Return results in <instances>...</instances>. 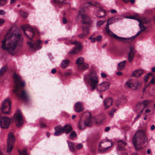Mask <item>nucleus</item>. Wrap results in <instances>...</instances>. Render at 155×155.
<instances>
[{
  "label": "nucleus",
  "mask_w": 155,
  "mask_h": 155,
  "mask_svg": "<svg viewBox=\"0 0 155 155\" xmlns=\"http://www.w3.org/2000/svg\"><path fill=\"white\" fill-rule=\"evenodd\" d=\"M22 40L17 30L12 31V29H10L1 41V48L10 55H14L16 54L15 49L17 44H21Z\"/></svg>",
  "instance_id": "obj_1"
},
{
  "label": "nucleus",
  "mask_w": 155,
  "mask_h": 155,
  "mask_svg": "<svg viewBox=\"0 0 155 155\" xmlns=\"http://www.w3.org/2000/svg\"><path fill=\"white\" fill-rule=\"evenodd\" d=\"M13 77L15 86L14 87V89L13 91V92L17 97L24 100H26L28 97V95L25 90H22L20 94L18 93L20 91L21 88L25 86V83L23 81H21L20 76L18 74H14Z\"/></svg>",
  "instance_id": "obj_2"
},
{
  "label": "nucleus",
  "mask_w": 155,
  "mask_h": 155,
  "mask_svg": "<svg viewBox=\"0 0 155 155\" xmlns=\"http://www.w3.org/2000/svg\"><path fill=\"white\" fill-rule=\"evenodd\" d=\"M147 138L145 132L143 130H138L135 134L133 140V143L136 150L142 148V145L147 142Z\"/></svg>",
  "instance_id": "obj_3"
},
{
  "label": "nucleus",
  "mask_w": 155,
  "mask_h": 155,
  "mask_svg": "<svg viewBox=\"0 0 155 155\" xmlns=\"http://www.w3.org/2000/svg\"><path fill=\"white\" fill-rule=\"evenodd\" d=\"M86 82L90 86L91 91H93L97 87L99 82L98 77L94 72H91L84 78Z\"/></svg>",
  "instance_id": "obj_4"
},
{
  "label": "nucleus",
  "mask_w": 155,
  "mask_h": 155,
  "mask_svg": "<svg viewBox=\"0 0 155 155\" xmlns=\"http://www.w3.org/2000/svg\"><path fill=\"white\" fill-rule=\"evenodd\" d=\"M137 21L139 23V26L140 30L139 31L136 35L129 38H126L120 37L116 35H114L115 37L120 41H123V42L127 43H130L133 41L142 32L144 31L147 28L143 25V23H147V22L144 19L141 20L140 19H137Z\"/></svg>",
  "instance_id": "obj_5"
},
{
  "label": "nucleus",
  "mask_w": 155,
  "mask_h": 155,
  "mask_svg": "<svg viewBox=\"0 0 155 155\" xmlns=\"http://www.w3.org/2000/svg\"><path fill=\"white\" fill-rule=\"evenodd\" d=\"M24 33L31 40L35 35L34 29L28 25H25L23 27Z\"/></svg>",
  "instance_id": "obj_6"
},
{
  "label": "nucleus",
  "mask_w": 155,
  "mask_h": 155,
  "mask_svg": "<svg viewBox=\"0 0 155 155\" xmlns=\"http://www.w3.org/2000/svg\"><path fill=\"white\" fill-rule=\"evenodd\" d=\"M11 108V102L8 98L4 100L2 103V113L7 114L9 113Z\"/></svg>",
  "instance_id": "obj_7"
},
{
  "label": "nucleus",
  "mask_w": 155,
  "mask_h": 155,
  "mask_svg": "<svg viewBox=\"0 0 155 155\" xmlns=\"http://www.w3.org/2000/svg\"><path fill=\"white\" fill-rule=\"evenodd\" d=\"M13 119L17 127H20L22 125L24 120L20 110H18L16 111Z\"/></svg>",
  "instance_id": "obj_8"
},
{
  "label": "nucleus",
  "mask_w": 155,
  "mask_h": 155,
  "mask_svg": "<svg viewBox=\"0 0 155 155\" xmlns=\"http://www.w3.org/2000/svg\"><path fill=\"white\" fill-rule=\"evenodd\" d=\"M137 51L133 46H130L127 49V61L130 63H131L135 56Z\"/></svg>",
  "instance_id": "obj_9"
},
{
  "label": "nucleus",
  "mask_w": 155,
  "mask_h": 155,
  "mask_svg": "<svg viewBox=\"0 0 155 155\" xmlns=\"http://www.w3.org/2000/svg\"><path fill=\"white\" fill-rule=\"evenodd\" d=\"M15 141V138L14 134L10 133L8 134L7 139V151L8 152H11L13 149V147Z\"/></svg>",
  "instance_id": "obj_10"
},
{
  "label": "nucleus",
  "mask_w": 155,
  "mask_h": 155,
  "mask_svg": "<svg viewBox=\"0 0 155 155\" xmlns=\"http://www.w3.org/2000/svg\"><path fill=\"white\" fill-rule=\"evenodd\" d=\"M70 43L72 45H75V46L69 52V54L73 55L78 53L82 50V45L81 43L75 41L71 42L70 41Z\"/></svg>",
  "instance_id": "obj_11"
},
{
  "label": "nucleus",
  "mask_w": 155,
  "mask_h": 155,
  "mask_svg": "<svg viewBox=\"0 0 155 155\" xmlns=\"http://www.w3.org/2000/svg\"><path fill=\"white\" fill-rule=\"evenodd\" d=\"M149 103V101L146 100L140 102L138 104H136L135 107V110L137 111V112H139L142 113L143 109L147 107Z\"/></svg>",
  "instance_id": "obj_12"
},
{
  "label": "nucleus",
  "mask_w": 155,
  "mask_h": 155,
  "mask_svg": "<svg viewBox=\"0 0 155 155\" xmlns=\"http://www.w3.org/2000/svg\"><path fill=\"white\" fill-rule=\"evenodd\" d=\"M10 124V120L7 117H0V127L2 128H7Z\"/></svg>",
  "instance_id": "obj_13"
},
{
  "label": "nucleus",
  "mask_w": 155,
  "mask_h": 155,
  "mask_svg": "<svg viewBox=\"0 0 155 155\" xmlns=\"http://www.w3.org/2000/svg\"><path fill=\"white\" fill-rule=\"evenodd\" d=\"M126 85L134 90L140 89L141 87V83L138 81H136L134 83L128 81L126 83Z\"/></svg>",
  "instance_id": "obj_14"
},
{
  "label": "nucleus",
  "mask_w": 155,
  "mask_h": 155,
  "mask_svg": "<svg viewBox=\"0 0 155 155\" xmlns=\"http://www.w3.org/2000/svg\"><path fill=\"white\" fill-rule=\"evenodd\" d=\"M41 41L40 40L36 41L34 45L31 42H28L27 44L28 45L30 50L32 51H35L36 50L40 49L41 48Z\"/></svg>",
  "instance_id": "obj_15"
},
{
  "label": "nucleus",
  "mask_w": 155,
  "mask_h": 155,
  "mask_svg": "<svg viewBox=\"0 0 155 155\" xmlns=\"http://www.w3.org/2000/svg\"><path fill=\"white\" fill-rule=\"evenodd\" d=\"M85 10L83 8L81 9L79 11V14L78 16L81 15L83 19L82 23L83 24H89L91 22V19L90 17L87 15L82 14Z\"/></svg>",
  "instance_id": "obj_16"
},
{
  "label": "nucleus",
  "mask_w": 155,
  "mask_h": 155,
  "mask_svg": "<svg viewBox=\"0 0 155 155\" xmlns=\"http://www.w3.org/2000/svg\"><path fill=\"white\" fill-rule=\"evenodd\" d=\"M113 18H111L107 20V34H108L110 36L113 37L117 40L118 41H120L119 39L115 38L114 35L115 34L113 33L109 29V25L112 23L113 21Z\"/></svg>",
  "instance_id": "obj_17"
},
{
  "label": "nucleus",
  "mask_w": 155,
  "mask_h": 155,
  "mask_svg": "<svg viewBox=\"0 0 155 155\" xmlns=\"http://www.w3.org/2000/svg\"><path fill=\"white\" fill-rule=\"evenodd\" d=\"M96 88L99 92L105 91L107 89V82H104L99 84H97Z\"/></svg>",
  "instance_id": "obj_18"
},
{
  "label": "nucleus",
  "mask_w": 155,
  "mask_h": 155,
  "mask_svg": "<svg viewBox=\"0 0 155 155\" xmlns=\"http://www.w3.org/2000/svg\"><path fill=\"white\" fill-rule=\"evenodd\" d=\"M117 150H124V147L127 145V143L122 140H119L117 142Z\"/></svg>",
  "instance_id": "obj_19"
},
{
  "label": "nucleus",
  "mask_w": 155,
  "mask_h": 155,
  "mask_svg": "<svg viewBox=\"0 0 155 155\" xmlns=\"http://www.w3.org/2000/svg\"><path fill=\"white\" fill-rule=\"evenodd\" d=\"M95 119L94 117H90L85 120L84 122V125L85 126L90 127L93 124Z\"/></svg>",
  "instance_id": "obj_20"
},
{
  "label": "nucleus",
  "mask_w": 155,
  "mask_h": 155,
  "mask_svg": "<svg viewBox=\"0 0 155 155\" xmlns=\"http://www.w3.org/2000/svg\"><path fill=\"white\" fill-rule=\"evenodd\" d=\"M74 108L75 111L77 112H81L84 110V107L82 106L81 103L79 102L76 103Z\"/></svg>",
  "instance_id": "obj_21"
},
{
  "label": "nucleus",
  "mask_w": 155,
  "mask_h": 155,
  "mask_svg": "<svg viewBox=\"0 0 155 155\" xmlns=\"http://www.w3.org/2000/svg\"><path fill=\"white\" fill-rule=\"evenodd\" d=\"M107 141L106 140H104L100 142L99 144V148L98 149V151L100 153H102V152L104 151L107 149V148H103L106 145V142Z\"/></svg>",
  "instance_id": "obj_22"
},
{
  "label": "nucleus",
  "mask_w": 155,
  "mask_h": 155,
  "mask_svg": "<svg viewBox=\"0 0 155 155\" xmlns=\"http://www.w3.org/2000/svg\"><path fill=\"white\" fill-rule=\"evenodd\" d=\"M144 71L143 70L139 69L135 70L134 71L132 74V77H139L143 73Z\"/></svg>",
  "instance_id": "obj_23"
},
{
  "label": "nucleus",
  "mask_w": 155,
  "mask_h": 155,
  "mask_svg": "<svg viewBox=\"0 0 155 155\" xmlns=\"http://www.w3.org/2000/svg\"><path fill=\"white\" fill-rule=\"evenodd\" d=\"M62 127L64 133L66 134H68L72 130V127L71 125L66 124Z\"/></svg>",
  "instance_id": "obj_24"
},
{
  "label": "nucleus",
  "mask_w": 155,
  "mask_h": 155,
  "mask_svg": "<svg viewBox=\"0 0 155 155\" xmlns=\"http://www.w3.org/2000/svg\"><path fill=\"white\" fill-rule=\"evenodd\" d=\"M55 130L56 131L54 132V135L56 136H58L64 133L62 127H55Z\"/></svg>",
  "instance_id": "obj_25"
},
{
  "label": "nucleus",
  "mask_w": 155,
  "mask_h": 155,
  "mask_svg": "<svg viewBox=\"0 0 155 155\" xmlns=\"http://www.w3.org/2000/svg\"><path fill=\"white\" fill-rule=\"evenodd\" d=\"M127 61L126 60L119 63L118 64L117 69L118 70L121 71L125 67Z\"/></svg>",
  "instance_id": "obj_26"
},
{
  "label": "nucleus",
  "mask_w": 155,
  "mask_h": 155,
  "mask_svg": "<svg viewBox=\"0 0 155 155\" xmlns=\"http://www.w3.org/2000/svg\"><path fill=\"white\" fill-rule=\"evenodd\" d=\"M69 62L70 61L68 60L65 59L63 60L61 63V68L63 69L65 68L68 66Z\"/></svg>",
  "instance_id": "obj_27"
},
{
  "label": "nucleus",
  "mask_w": 155,
  "mask_h": 155,
  "mask_svg": "<svg viewBox=\"0 0 155 155\" xmlns=\"http://www.w3.org/2000/svg\"><path fill=\"white\" fill-rule=\"evenodd\" d=\"M78 68L80 70H84L89 68V65L87 64L84 63L81 65H78Z\"/></svg>",
  "instance_id": "obj_28"
},
{
  "label": "nucleus",
  "mask_w": 155,
  "mask_h": 155,
  "mask_svg": "<svg viewBox=\"0 0 155 155\" xmlns=\"http://www.w3.org/2000/svg\"><path fill=\"white\" fill-rule=\"evenodd\" d=\"M97 13H99L101 15L100 16H99L98 15H96L99 18L104 16L106 15L105 11L101 8H100L99 10L97 11Z\"/></svg>",
  "instance_id": "obj_29"
},
{
  "label": "nucleus",
  "mask_w": 155,
  "mask_h": 155,
  "mask_svg": "<svg viewBox=\"0 0 155 155\" xmlns=\"http://www.w3.org/2000/svg\"><path fill=\"white\" fill-rule=\"evenodd\" d=\"M113 99L111 97H107V108L112 105Z\"/></svg>",
  "instance_id": "obj_30"
},
{
  "label": "nucleus",
  "mask_w": 155,
  "mask_h": 155,
  "mask_svg": "<svg viewBox=\"0 0 155 155\" xmlns=\"http://www.w3.org/2000/svg\"><path fill=\"white\" fill-rule=\"evenodd\" d=\"M76 64L78 65H81V64L84 63V59L82 57H79L78 58L76 61Z\"/></svg>",
  "instance_id": "obj_31"
},
{
  "label": "nucleus",
  "mask_w": 155,
  "mask_h": 155,
  "mask_svg": "<svg viewBox=\"0 0 155 155\" xmlns=\"http://www.w3.org/2000/svg\"><path fill=\"white\" fill-rule=\"evenodd\" d=\"M68 146L69 147L70 150L71 152H74V144L73 143L68 141Z\"/></svg>",
  "instance_id": "obj_32"
},
{
  "label": "nucleus",
  "mask_w": 155,
  "mask_h": 155,
  "mask_svg": "<svg viewBox=\"0 0 155 155\" xmlns=\"http://www.w3.org/2000/svg\"><path fill=\"white\" fill-rule=\"evenodd\" d=\"M77 136L76 133L75 131H72L69 135V138L71 139H73Z\"/></svg>",
  "instance_id": "obj_33"
},
{
  "label": "nucleus",
  "mask_w": 155,
  "mask_h": 155,
  "mask_svg": "<svg viewBox=\"0 0 155 155\" xmlns=\"http://www.w3.org/2000/svg\"><path fill=\"white\" fill-rule=\"evenodd\" d=\"M152 74L151 73H149L146 75L144 77L143 79L145 83H146L148 81V80L149 78V77L152 76Z\"/></svg>",
  "instance_id": "obj_34"
},
{
  "label": "nucleus",
  "mask_w": 155,
  "mask_h": 155,
  "mask_svg": "<svg viewBox=\"0 0 155 155\" xmlns=\"http://www.w3.org/2000/svg\"><path fill=\"white\" fill-rule=\"evenodd\" d=\"M7 68L6 67L3 66L0 70V75L2 76L6 72Z\"/></svg>",
  "instance_id": "obj_35"
},
{
  "label": "nucleus",
  "mask_w": 155,
  "mask_h": 155,
  "mask_svg": "<svg viewBox=\"0 0 155 155\" xmlns=\"http://www.w3.org/2000/svg\"><path fill=\"white\" fill-rule=\"evenodd\" d=\"M19 13L20 15L23 18H26L28 15V14L25 12L23 11V10H21L19 11Z\"/></svg>",
  "instance_id": "obj_36"
},
{
  "label": "nucleus",
  "mask_w": 155,
  "mask_h": 155,
  "mask_svg": "<svg viewBox=\"0 0 155 155\" xmlns=\"http://www.w3.org/2000/svg\"><path fill=\"white\" fill-rule=\"evenodd\" d=\"M18 152L19 155H28L27 151L25 150H24L22 151L18 150Z\"/></svg>",
  "instance_id": "obj_37"
},
{
  "label": "nucleus",
  "mask_w": 155,
  "mask_h": 155,
  "mask_svg": "<svg viewBox=\"0 0 155 155\" xmlns=\"http://www.w3.org/2000/svg\"><path fill=\"white\" fill-rule=\"evenodd\" d=\"M84 126V125H83L80 122L78 124V127L80 130H83L85 129Z\"/></svg>",
  "instance_id": "obj_38"
},
{
  "label": "nucleus",
  "mask_w": 155,
  "mask_h": 155,
  "mask_svg": "<svg viewBox=\"0 0 155 155\" xmlns=\"http://www.w3.org/2000/svg\"><path fill=\"white\" fill-rule=\"evenodd\" d=\"M108 144L109 145V146L107 147V150L111 147L113 145V143L109 139H107V145Z\"/></svg>",
  "instance_id": "obj_39"
},
{
  "label": "nucleus",
  "mask_w": 155,
  "mask_h": 155,
  "mask_svg": "<svg viewBox=\"0 0 155 155\" xmlns=\"http://www.w3.org/2000/svg\"><path fill=\"white\" fill-rule=\"evenodd\" d=\"M116 110L115 108H113L110 112L109 115L110 116L112 117L113 116L114 113L116 111Z\"/></svg>",
  "instance_id": "obj_40"
},
{
  "label": "nucleus",
  "mask_w": 155,
  "mask_h": 155,
  "mask_svg": "<svg viewBox=\"0 0 155 155\" xmlns=\"http://www.w3.org/2000/svg\"><path fill=\"white\" fill-rule=\"evenodd\" d=\"M83 32L86 33V34L87 35L89 34V28L87 27H84L83 28Z\"/></svg>",
  "instance_id": "obj_41"
},
{
  "label": "nucleus",
  "mask_w": 155,
  "mask_h": 155,
  "mask_svg": "<svg viewBox=\"0 0 155 155\" xmlns=\"http://www.w3.org/2000/svg\"><path fill=\"white\" fill-rule=\"evenodd\" d=\"M87 35V34H86L84 33H82L79 35H78V37L79 38L82 39L85 37Z\"/></svg>",
  "instance_id": "obj_42"
},
{
  "label": "nucleus",
  "mask_w": 155,
  "mask_h": 155,
  "mask_svg": "<svg viewBox=\"0 0 155 155\" xmlns=\"http://www.w3.org/2000/svg\"><path fill=\"white\" fill-rule=\"evenodd\" d=\"M7 2V0H0V6H3L5 5Z\"/></svg>",
  "instance_id": "obj_43"
},
{
  "label": "nucleus",
  "mask_w": 155,
  "mask_h": 155,
  "mask_svg": "<svg viewBox=\"0 0 155 155\" xmlns=\"http://www.w3.org/2000/svg\"><path fill=\"white\" fill-rule=\"evenodd\" d=\"M75 147L77 149L79 150L82 148L83 145L81 143H79L75 146Z\"/></svg>",
  "instance_id": "obj_44"
},
{
  "label": "nucleus",
  "mask_w": 155,
  "mask_h": 155,
  "mask_svg": "<svg viewBox=\"0 0 155 155\" xmlns=\"http://www.w3.org/2000/svg\"><path fill=\"white\" fill-rule=\"evenodd\" d=\"M105 21H98L97 24V27L98 28H99L100 26L102 25L104 23Z\"/></svg>",
  "instance_id": "obj_45"
},
{
  "label": "nucleus",
  "mask_w": 155,
  "mask_h": 155,
  "mask_svg": "<svg viewBox=\"0 0 155 155\" xmlns=\"http://www.w3.org/2000/svg\"><path fill=\"white\" fill-rule=\"evenodd\" d=\"M152 79L150 81L149 84H154L155 83V77H154L153 75L152 74Z\"/></svg>",
  "instance_id": "obj_46"
},
{
  "label": "nucleus",
  "mask_w": 155,
  "mask_h": 155,
  "mask_svg": "<svg viewBox=\"0 0 155 155\" xmlns=\"http://www.w3.org/2000/svg\"><path fill=\"white\" fill-rule=\"evenodd\" d=\"M103 119L99 120L98 119H97V120L95 121V123L97 124H101L103 123Z\"/></svg>",
  "instance_id": "obj_47"
},
{
  "label": "nucleus",
  "mask_w": 155,
  "mask_h": 155,
  "mask_svg": "<svg viewBox=\"0 0 155 155\" xmlns=\"http://www.w3.org/2000/svg\"><path fill=\"white\" fill-rule=\"evenodd\" d=\"M86 4H88V6L90 7H91V6L96 7V5L92 3L91 2H88L86 3Z\"/></svg>",
  "instance_id": "obj_48"
},
{
  "label": "nucleus",
  "mask_w": 155,
  "mask_h": 155,
  "mask_svg": "<svg viewBox=\"0 0 155 155\" xmlns=\"http://www.w3.org/2000/svg\"><path fill=\"white\" fill-rule=\"evenodd\" d=\"M89 39L90 40L91 42L92 43L95 42L96 41V38L95 37H91L89 38Z\"/></svg>",
  "instance_id": "obj_49"
},
{
  "label": "nucleus",
  "mask_w": 155,
  "mask_h": 155,
  "mask_svg": "<svg viewBox=\"0 0 155 155\" xmlns=\"http://www.w3.org/2000/svg\"><path fill=\"white\" fill-rule=\"evenodd\" d=\"M121 103V101L119 99H117L115 102V105L117 107H118L120 104Z\"/></svg>",
  "instance_id": "obj_50"
},
{
  "label": "nucleus",
  "mask_w": 155,
  "mask_h": 155,
  "mask_svg": "<svg viewBox=\"0 0 155 155\" xmlns=\"http://www.w3.org/2000/svg\"><path fill=\"white\" fill-rule=\"evenodd\" d=\"M40 126L41 127L44 128L46 127V125L44 123L41 122V121H40Z\"/></svg>",
  "instance_id": "obj_51"
},
{
  "label": "nucleus",
  "mask_w": 155,
  "mask_h": 155,
  "mask_svg": "<svg viewBox=\"0 0 155 155\" xmlns=\"http://www.w3.org/2000/svg\"><path fill=\"white\" fill-rule=\"evenodd\" d=\"M102 38V36L101 35L98 36L96 38L97 41L99 42L101 41Z\"/></svg>",
  "instance_id": "obj_52"
},
{
  "label": "nucleus",
  "mask_w": 155,
  "mask_h": 155,
  "mask_svg": "<svg viewBox=\"0 0 155 155\" xmlns=\"http://www.w3.org/2000/svg\"><path fill=\"white\" fill-rule=\"evenodd\" d=\"M127 18L131 19H134L136 20L137 21V19H139L137 18H136L135 16H130L127 17Z\"/></svg>",
  "instance_id": "obj_53"
},
{
  "label": "nucleus",
  "mask_w": 155,
  "mask_h": 155,
  "mask_svg": "<svg viewBox=\"0 0 155 155\" xmlns=\"http://www.w3.org/2000/svg\"><path fill=\"white\" fill-rule=\"evenodd\" d=\"M5 14V12L4 11L2 10H0V15H4Z\"/></svg>",
  "instance_id": "obj_54"
},
{
  "label": "nucleus",
  "mask_w": 155,
  "mask_h": 155,
  "mask_svg": "<svg viewBox=\"0 0 155 155\" xmlns=\"http://www.w3.org/2000/svg\"><path fill=\"white\" fill-rule=\"evenodd\" d=\"M101 76L102 78H105L107 77V74L104 73H101Z\"/></svg>",
  "instance_id": "obj_55"
},
{
  "label": "nucleus",
  "mask_w": 155,
  "mask_h": 155,
  "mask_svg": "<svg viewBox=\"0 0 155 155\" xmlns=\"http://www.w3.org/2000/svg\"><path fill=\"white\" fill-rule=\"evenodd\" d=\"M142 113H140V114H138L137 116L134 119V120H136L139 118L141 114Z\"/></svg>",
  "instance_id": "obj_56"
},
{
  "label": "nucleus",
  "mask_w": 155,
  "mask_h": 155,
  "mask_svg": "<svg viewBox=\"0 0 155 155\" xmlns=\"http://www.w3.org/2000/svg\"><path fill=\"white\" fill-rule=\"evenodd\" d=\"M5 21L3 19L0 18V25H2L4 22Z\"/></svg>",
  "instance_id": "obj_57"
},
{
  "label": "nucleus",
  "mask_w": 155,
  "mask_h": 155,
  "mask_svg": "<svg viewBox=\"0 0 155 155\" xmlns=\"http://www.w3.org/2000/svg\"><path fill=\"white\" fill-rule=\"evenodd\" d=\"M110 12L112 13H117V11L114 9H111L110 10Z\"/></svg>",
  "instance_id": "obj_58"
},
{
  "label": "nucleus",
  "mask_w": 155,
  "mask_h": 155,
  "mask_svg": "<svg viewBox=\"0 0 155 155\" xmlns=\"http://www.w3.org/2000/svg\"><path fill=\"white\" fill-rule=\"evenodd\" d=\"M106 102H107V100L106 99H105L104 101V105L105 106V109L107 108V104H106Z\"/></svg>",
  "instance_id": "obj_59"
},
{
  "label": "nucleus",
  "mask_w": 155,
  "mask_h": 155,
  "mask_svg": "<svg viewBox=\"0 0 155 155\" xmlns=\"http://www.w3.org/2000/svg\"><path fill=\"white\" fill-rule=\"evenodd\" d=\"M67 22V20L65 18H64L63 19V22L64 24H65Z\"/></svg>",
  "instance_id": "obj_60"
},
{
  "label": "nucleus",
  "mask_w": 155,
  "mask_h": 155,
  "mask_svg": "<svg viewBox=\"0 0 155 155\" xmlns=\"http://www.w3.org/2000/svg\"><path fill=\"white\" fill-rule=\"evenodd\" d=\"M116 74L118 76H121L122 75V73L120 71H118L117 72Z\"/></svg>",
  "instance_id": "obj_61"
},
{
  "label": "nucleus",
  "mask_w": 155,
  "mask_h": 155,
  "mask_svg": "<svg viewBox=\"0 0 155 155\" xmlns=\"http://www.w3.org/2000/svg\"><path fill=\"white\" fill-rule=\"evenodd\" d=\"M155 129V126L154 125H152L150 127V129L152 130H153Z\"/></svg>",
  "instance_id": "obj_62"
},
{
  "label": "nucleus",
  "mask_w": 155,
  "mask_h": 155,
  "mask_svg": "<svg viewBox=\"0 0 155 155\" xmlns=\"http://www.w3.org/2000/svg\"><path fill=\"white\" fill-rule=\"evenodd\" d=\"M56 70L54 68L52 69L51 72L52 73L54 74L56 73Z\"/></svg>",
  "instance_id": "obj_63"
},
{
  "label": "nucleus",
  "mask_w": 155,
  "mask_h": 155,
  "mask_svg": "<svg viewBox=\"0 0 155 155\" xmlns=\"http://www.w3.org/2000/svg\"><path fill=\"white\" fill-rule=\"evenodd\" d=\"M152 71L153 72H155V67H153L152 68Z\"/></svg>",
  "instance_id": "obj_64"
}]
</instances>
